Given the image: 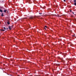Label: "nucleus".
Returning <instances> with one entry per match:
<instances>
[{"label":"nucleus","mask_w":76,"mask_h":76,"mask_svg":"<svg viewBox=\"0 0 76 76\" xmlns=\"http://www.w3.org/2000/svg\"><path fill=\"white\" fill-rule=\"evenodd\" d=\"M34 18H35V16L34 17L31 16L30 17V19H33Z\"/></svg>","instance_id":"nucleus-1"},{"label":"nucleus","mask_w":76,"mask_h":76,"mask_svg":"<svg viewBox=\"0 0 76 76\" xmlns=\"http://www.w3.org/2000/svg\"><path fill=\"white\" fill-rule=\"evenodd\" d=\"M9 29H10V30L12 29V26H9Z\"/></svg>","instance_id":"nucleus-2"},{"label":"nucleus","mask_w":76,"mask_h":76,"mask_svg":"<svg viewBox=\"0 0 76 76\" xmlns=\"http://www.w3.org/2000/svg\"><path fill=\"white\" fill-rule=\"evenodd\" d=\"M7 11V10H4V12L5 13H6V12Z\"/></svg>","instance_id":"nucleus-3"},{"label":"nucleus","mask_w":76,"mask_h":76,"mask_svg":"<svg viewBox=\"0 0 76 76\" xmlns=\"http://www.w3.org/2000/svg\"><path fill=\"white\" fill-rule=\"evenodd\" d=\"M1 12L2 13L3 12V11L1 9H0V12Z\"/></svg>","instance_id":"nucleus-4"},{"label":"nucleus","mask_w":76,"mask_h":76,"mask_svg":"<svg viewBox=\"0 0 76 76\" xmlns=\"http://www.w3.org/2000/svg\"><path fill=\"white\" fill-rule=\"evenodd\" d=\"M7 24H8V25H10V23H9V21L7 22Z\"/></svg>","instance_id":"nucleus-5"},{"label":"nucleus","mask_w":76,"mask_h":76,"mask_svg":"<svg viewBox=\"0 0 76 76\" xmlns=\"http://www.w3.org/2000/svg\"><path fill=\"white\" fill-rule=\"evenodd\" d=\"M0 31H5V30H0Z\"/></svg>","instance_id":"nucleus-6"},{"label":"nucleus","mask_w":76,"mask_h":76,"mask_svg":"<svg viewBox=\"0 0 76 76\" xmlns=\"http://www.w3.org/2000/svg\"><path fill=\"white\" fill-rule=\"evenodd\" d=\"M1 16H3V13H2Z\"/></svg>","instance_id":"nucleus-7"},{"label":"nucleus","mask_w":76,"mask_h":76,"mask_svg":"<svg viewBox=\"0 0 76 76\" xmlns=\"http://www.w3.org/2000/svg\"><path fill=\"white\" fill-rule=\"evenodd\" d=\"M74 2H75V3H76V0H74Z\"/></svg>","instance_id":"nucleus-8"},{"label":"nucleus","mask_w":76,"mask_h":76,"mask_svg":"<svg viewBox=\"0 0 76 76\" xmlns=\"http://www.w3.org/2000/svg\"><path fill=\"white\" fill-rule=\"evenodd\" d=\"M4 29H5L6 30V27H4Z\"/></svg>","instance_id":"nucleus-9"},{"label":"nucleus","mask_w":76,"mask_h":76,"mask_svg":"<svg viewBox=\"0 0 76 76\" xmlns=\"http://www.w3.org/2000/svg\"><path fill=\"white\" fill-rule=\"evenodd\" d=\"M45 27L46 28H47V26H45Z\"/></svg>","instance_id":"nucleus-10"},{"label":"nucleus","mask_w":76,"mask_h":76,"mask_svg":"<svg viewBox=\"0 0 76 76\" xmlns=\"http://www.w3.org/2000/svg\"><path fill=\"white\" fill-rule=\"evenodd\" d=\"M9 28H6V29L8 30V29H9Z\"/></svg>","instance_id":"nucleus-11"},{"label":"nucleus","mask_w":76,"mask_h":76,"mask_svg":"<svg viewBox=\"0 0 76 76\" xmlns=\"http://www.w3.org/2000/svg\"><path fill=\"white\" fill-rule=\"evenodd\" d=\"M72 36H73V37H75V36L74 35H72Z\"/></svg>","instance_id":"nucleus-12"},{"label":"nucleus","mask_w":76,"mask_h":76,"mask_svg":"<svg viewBox=\"0 0 76 76\" xmlns=\"http://www.w3.org/2000/svg\"><path fill=\"white\" fill-rule=\"evenodd\" d=\"M64 2H65V1H66V0H64Z\"/></svg>","instance_id":"nucleus-13"},{"label":"nucleus","mask_w":76,"mask_h":76,"mask_svg":"<svg viewBox=\"0 0 76 76\" xmlns=\"http://www.w3.org/2000/svg\"><path fill=\"white\" fill-rule=\"evenodd\" d=\"M24 19H26V18H24Z\"/></svg>","instance_id":"nucleus-14"},{"label":"nucleus","mask_w":76,"mask_h":76,"mask_svg":"<svg viewBox=\"0 0 76 76\" xmlns=\"http://www.w3.org/2000/svg\"><path fill=\"white\" fill-rule=\"evenodd\" d=\"M39 14L40 15H41V13H39Z\"/></svg>","instance_id":"nucleus-15"},{"label":"nucleus","mask_w":76,"mask_h":76,"mask_svg":"<svg viewBox=\"0 0 76 76\" xmlns=\"http://www.w3.org/2000/svg\"><path fill=\"white\" fill-rule=\"evenodd\" d=\"M44 28L46 30V28L45 27Z\"/></svg>","instance_id":"nucleus-16"},{"label":"nucleus","mask_w":76,"mask_h":76,"mask_svg":"<svg viewBox=\"0 0 76 76\" xmlns=\"http://www.w3.org/2000/svg\"><path fill=\"white\" fill-rule=\"evenodd\" d=\"M72 13H73V14H74V12H72Z\"/></svg>","instance_id":"nucleus-17"},{"label":"nucleus","mask_w":76,"mask_h":76,"mask_svg":"<svg viewBox=\"0 0 76 76\" xmlns=\"http://www.w3.org/2000/svg\"><path fill=\"white\" fill-rule=\"evenodd\" d=\"M70 12H72V11L70 10Z\"/></svg>","instance_id":"nucleus-18"},{"label":"nucleus","mask_w":76,"mask_h":76,"mask_svg":"<svg viewBox=\"0 0 76 76\" xmlns=\"http://www.w3.org/2000/svg\"><path fill=\"white\" fill-rule=\"evenodd\" d=\"M1 23V22H0V24Z\"/></svg>","instance_id":"nucleus-19"},{"label":"nucleus","mask_w":76,"mask_h":76,"mask_svg":"<svg viewBox=\"0 0 76 76\" xmlns=\"http://www.w3.org/2000/svg\"><path fill=\"white\" fill-rule=\"evenodd\" d=\"M29 28H30V26H29Z\"/></svg>","instance_id":"nucleus-20"},{"label":"nucleus","mask_w":76,"mask_h":76,"mask_svg":"<svg viewBox=\"0 0 76 76\" xmlns=\"http://www.w3.org/2000/svg\"><path fill=\"white\" fill-rule=\"evenodd\" d=\"M41 14H42V13Z\"/></svg>","instance_id":"nucleus-21"}]
</instances>
